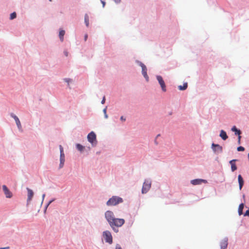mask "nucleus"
<instances>
[{
  "mask_svg": "<svg viewBox=\"0 0 249 249\" xmlns=\"http://www.w3.org/2000/svg\"><path fill=\"white\" fill-rule=\"evenodd\" d=\"M122 202L123 199L121 197L113 196L107 201V206H114Z\"/></svg>",
  "mask_w": 249,
  "mask_h": 249,
  "instance_id": "nucleus-1",
  "label": "nucleus"
},
{
  "mask_svg": "<svg viewBox=\"0 0 249 249\" xmlns=\"http://www.w3.org/2000/svg\"><path fill=\"white\" fill-rule=\"evenodd\" d=\"M124 220L123 218H116L114 219L110 223V227L115 230L114 227H121L124 223Z\"/></svg>",
  "mask_w": 249,
  "mask_h": 249,
  "instance_id": "nucleus-2",
  "label": "nucleus"
},
{
  "mask_svg": "<svg viewBox=\"0 0 249 249\" xmlns=\"http://www.w3.org/2000/svg\"><path fill=\"white\" fill-rule=\"evenodd\" d=\"M103 236L106 242L109 244L112 243V237L110 231H104Z\"/></svg>",
  "mask_w": 249,
  "mask_h": 249,
  "instance_id": "nucleus-3",
  "label": "nucleus"
},
{
  "mask_svg": "<svg viewBox=\"0 0 249 249\" xmlns=\"http://www.w3.org/2000/svg\"><path fill=\"white\" fill-rule=\"evenodd\" d=\"M151 186V182L149 180H145L144 182L142 188V194H145L150 189Z\"/></svg>",
  "mask_w": 249,
  "mask_h": 249,
  "instance_id": "nucleus-4",
  "label": "nucleus"
},
{
  "mask_svg": "<svg viewBox=\"0 0 249 249\" xmlns=\"http://www.w3.org/2000/svg\"><path fill=\"white\" fill-rule=\"evenodd\" d=\"M88 141L90 142L93 145L96 144V137L94 132L93 131L90 132L88 135Z\"/></svg>",
  "mask_w": 249,
  "mask_h": 249,
  "instance_id": "nucleus-5",
  "label": "nucleus"
},
{
  "mask_svg": "<svg viewBox=\"0 0 249 249\" xmlns=\"http://www.w3.org/2000/svg\"><path fill=\"white\" fill-rule=\"evenodd\" d=\"M105 217L109 224L115 219L113 213L110 211H107L105 213Z\"/></svg>",
  "mask_w": 249,
  "mask_h": 249,
  "instance_id": "nucleus-6",
  "label": "nucleus"
},
{
  "mask_svg": "<svg viewBox=\"0 0 249 249\" xmlns=\"http://www.w3.org/2000/svg\"><path fill=\"white\" fill-rule=\"evenodd\" d=\"M138 63L142 67V74L143 76H144V77L145 78V79L147 81H148L149 77H148V75L147 74V68H146V67L144 65V64H143L141 62L138 61Z\"/></svg>",
  "mask_w": 249,
  "mask_h": 249,
  "instance_id": "nucleus-7",
  "label": "nucleus"
},
{
  "mask_svg": "<svg viewBox=\"0 0 249 249\" xmlns=\"http://www.w3.org/2000/svg\"><path fill=\"white\" fill-rule=\"evenodd\" d=\"M157 79L160 85L162 91L164 92L166 91V86L164 81L162 79V77L160 75H158L157 76Z\"/></svg>",
  "mask_w": 249,
  "mask_h": 249,
  "instance_id": "nucleus-8",
  "label": "nucleus"
},
{
  "mask_svg": "<svg viewBox=\"0 0 249 249\" xmlns=\"http://www.w3.org/2000/svg\"><path fill=\"white\" fill-rule=\"evenodd\" d=\"M212 148L214 152L222 153L223 148L221 146L217 144L212 143Z\"/></svg>",
  "mask_w": 249,
  "mask_h": 249,
  "instance_id": "nucleus-9",
  "label": "nucleus"
},
{
  "mask_svg": "<svg viewBox=\"0 0 249 249\" xmlns=\"http://www.w3.org/2000/svg\"><path fill=\"white\" fill-rule=\"evenodd\" d=\"M2 189L6 197L11 198L12 196V193L9 191L6 185H3Z\"/></svg>",
  "mask_w": 249,
  "mask_h": 249,
  "instance_id": "nucleus-10",
  "label": "nucleus"
},
{
  "mask_svg": "<svg viewBox=\"0 0 249 249\" xmlns=\"http://www.w3.org/2000/svg\"><path fill=\"white\" fill-rule=\"evenodd\" d=\"M202 182L206 183L207 181L206 180L202 179H195L192 180L191 181V184L194 185H199V184H201Z\"/></svg>",
  "mask_w": 249,
  "mask_h": 249,
  "instance_id": "nucleus-11",
  "label": "nucleus"
},
{
  "mask_svg": "<svg viewBox=\"0 0 249 249\" xmlns=\"http://www.w3.org/2000/svg\"><path fill=\"white\" fill-rule=\"evenodd\" d=\"M228 246V238H225L220 243L221 249H226Z\"/></svg>",
  "mask_w": 249,
  "mask_h": 249,
  "instance_id": "nucleus-12",
  "label": "nucleus"
},
{
  "mask_svg": "<svg viewBox=\"0 0 249 249\" xmlns=\"http://www.w3.org/2000/svg\"><path fill=\"white\" fill-rule=\"evenodd\" d=\"M27 190L28 191L27 203H28L29 202L31 201L32 198L33 197L34 192L32 190L30 189L29 188H27Z\"/></svg>",
  "mask_w": 249,
  "mask_h": 249,
  "instance_id": "nucleus-13",
  "label": "nucleus"
},
{
  "mask_svg": "<svg viewBox=\"0 0 249 249\" xmlns=\"http://www.w3.org/2000/svg\"><path fill=\"white\" fill-rule=\"evenodd\" d=\"M236 161V160H232L230 161V163L231 165V170L232 172H234L237 169V167L235 163Z\"/></svg>",
  "mask_w": 249,
  "mask_h": 249,
  "instance_id": "nucleus-14",
  "label": "nucleus"
},
{
  "mask_svg": "<svg viewBox=\"0 0 249 249\" xmlns=\"http://www.w3.org/2000/svg\"><path fill=\"white\" fill-rule=\"evenodd\" d=\"M238 180L239 182V189L240 190H241L244 184V180L241 175H238Z\"/></svg>",
  "mask_w": 249,
  "mask_h": 249,
  "instance_id": "nucleus-15",
  "label": "nucleus"
},
{
  "mask_svg": "<svg viewBox=\"0 0 249 249\" xmlns=\"http://www.w3.org/2000/svg\"><path fill=\"white\" fill-rule=\"evenodd\" d=\"M220 137L223 140H226L228 138V136L225 131L222 130L220 131Z\"/></svg>",
  "mask_w": 249,
  "mask_h": 249,
  "instance_id": "nucleus-16",
  "label": "nucleus"
},
{
  "mask_svg": "<svg viewBox=\"0 0 249 249\" xmlns=\"http://www.w3.org/2000/svg\"><path fill=\"white\" fill-rule=\"evenodd\" d=\"M65 32L64 30H61L59 31V36L61 41H62V42L64 40V36L65 35Z\"/></svg>",
  "mask_w": 249,
  "mask_h": 249,
  "instance_id": "nucleus-17",
  "label": "nucleus"
},
{
  "mask_svg": "<svg viewBox=\"0 0 249 249\" xmlns=\"http://www.w3.org/2000/svg\"><path fill=\"white\" fill-rule=\"evenodd\" d=\"M244 208V204L241 203L239 205L238 207V213L240 215H242L243 214V210Z\"/></svg>",
  "mask_w": 249,
  "mask_h": 249,
  "instance_id": "nucleus-18",
  "label": "nucleus"
},
{
  "mask_svg": "<svg viewBox=\"0 0 249 249\" xmlns=\"http://www.w3.org/2000/svg\"><path fill=\"white\" fill-rule=\"evenodd\" d=\"M188 87V84L187 83H184L183 86H179L178 88L180 90H183L187 89Z\"/></svg>",
  "mask_w": 249,
  "mask_h": 249,
  "instance_id": "nucleus-19",
  "label": "nucleus"
},
{
  "mask_svg": "<svg viewBox=\"0 0 249 249\" xmlns=\"http://www.w3.org/2000/svg\"><path fill=\"white\" fill-rule=\"evenodd\" d=\"M231 130L235 132V134L236 135H240L241 134V131L239 130H238L235 126L232 127Z\"/></svg>",
  "mask_w": 249,
  "mask_h": 249,
  "instance_id": "nucleus-20",
  "label": "nucleus"
},
{
  "mask_svg": "<svg viewBox=\"0 0 249 249\" xmlns=\"http://www.w3.org/2000/svg\"><path fill=\"white\" fill-rule=\"evenodd\" d=\"M85 22L87 27L89 26V18L87 14L85 15Z\"/></svg>",
  "mask_w": 249,
  "mask_h": 249,
  "instance_id": "nucleus-21",
  "label": "nucleus"
},
{
  "mask_svg": "<svg viewBox=\"0 0 249 249\" xmlns=\"http://www.w3.org/2000/svg\"><path fill=\"white\" fill-rule=\"evenodd\" d=\"M16 123V124H17V125L18 127V128L19 129V130H21V124H20V121L19 120V119H18V120H16L15 121Z\"/></svg>",
  "mask_w": 249,
  "mask_h": 249,
  "instance_id": "nucleus-22",
  "label": "nucleus"
},
{
  "mask_svg": "<svg viewBox=\"0 0 249 249\" xmlns=\"http://www.w3.org/2000/svg\"><path fill=\"white\" fill-rule=\"evenodd\" d=\"M76 148L77 149L80 151H82L84 149V147L82 145H81L80 144H76Z\"/></svg>",
  "mask_w": 249,
  "mask_h": 249,
  "instance_id": "nucleus-23",
  "label": "nucleus"
},
{
  "mask_svg": "<svg viewBox=\"0 0 249 249\" xmlns=\"http://www.w3.org/2000/svg\"><path fill=\"white\" fill-rule=\"evenodd\" d=\"M60 161L62 163L63 162H65V154H64V153H62V154H60Z\"/></svg>",
  "mask_w": 249,
  "mask_h": 249,
  "instance_id": "nucleus-24",
  "label": "nucleus"
},
{
  "mask_svg": "<svg viewBox=\"0 0 249 249\" xmlns=\"http://www.w3.org/2000/svg\"><path fill=\"white\" fill-rule=\"evenodd\" d=\"M17 14L16 12H13L10 15V19H13L16 18Z\"/></svg>",
  "mask_w": 249,
  "mask_h": 249,
  "instance_id": "nucleus-25",
  "label": "nucleus"
},
{
  "mask_svg": "<svg viewBox=\"0 0 249 249\" xmlns=\"http://www.w3.org/2000/svg\"><path fill=\"white\" fill-rule=\"evenodd\" d=\"M11 116L15 120V121L18 119V118L13 113L11 114Z\"/></svg>",
  "mask_w": 249,
  "mask_h": 249,
  "instance_id": "nucleus-26",
  "label": "nucleus"
},
{
  "mask_svg": "<svg viewBox=\"0 0 249 249\" xmlns=\"http://www.w3.org/2000/svg\"><path fill=\"white\" fill-rule=\"evenodd\" d=\"M237 150L238 151H243L245 150V148L243 146H239L237 148Z\"/></svg>",
  "mask_w": 249,
  "mask_h": 249,
  "instance_id": "nucleus-27",
  "label": "nucleus"
},
{
  "mask_svg": "<svg viewBox=\"0 0 249 249\" xmlns=\"http://www.w3.org/2000/svg\"><path fill=\"white\" fill-rule=\"evenodd\" d=\"M59 149H60V154L64 153L63 148V147L62 146V145H59Z\"/></svg>",
  "mask_w": 249,
  "mask_h": 249,
  "instance_id": "nucleus-28",
  "label": "nucleus"
},
{
  "mask_svg": "<svg viewBox=\"0 0 249 249\" xmlns=\"http://www.w3.org/2000/svg\"><path fill=\"white\" fill-rule=\"evenodd\" d=\"M244 215H245V216H249V210H247V211L245 212V214H244Z\"/></svg>",
  "mask_w": 249,
  "mask_h": 249,
  "instance_id": "nucleus-29",
  "label": "nucleus"
},
{
  "mask_svg": "<svg viewBox=\"0 0 249 249\" xmlns=\"http://www.w3.org/2000/svg\"><path fill=\"white\" fill-rule=\"evenodd\" d=\"M105 100H106V98H105V97L104 96V97H103V99H102V101H101V103H102V104H104L105 103Z\"/></svg>",
  "mask_w": 249,
  "mask_h": 249,
  "instance_id": "nucleus-30",
  "label": "nucleus"
},
{
  "mask_svg": "<svg viewBox=\"0 0 249 249\" xmlns=\"http://www.w3.org/2000/svg\"><path fill=\"white\" fill-rule=\"evenodd\" d=\"M65 81L69 83L70 81H71V80L70 79H65Z\"/></svg>",
  "mask_w": 249,
  "mask_h": 249,
  "instance_id": "nucleus-31",
  "label": "nucleus"
},
{
  "mask_svg": "<svg viewBox=\"0 0 249 249\" xmlns=\"http://www.w3.org/2000/svg\"><path fill=\"white\" fill-rule=\"evenodd\" d=\"M64 164V162H63L62 163L60 162V168H62Z\"/></svg>",
  "mask_w": 249,
  "mask_h": 249,
  "instance_id": "nucleus-32",
  "label": "nucleus"
},
{
  "mask_svg": "<svg viewBox=\"0 0 249 249\" xmlns=\"http://www.w3.org/2000/svg\"><path fill=\"white\" fill-rule=\"evenodd\" d=\"M53 201V200H52L51 201H50L49 202V203H48L47 206H46V208L48 207V206Z\"/></svg>",
  "mask_w": 249,
  "mask_h": 249,
  "instance_id": "nucleus-33",
  "label": "nucleus"
},
{
  "mask_svg": "<svg viewBox=\"0 0 249 249\" xmlns=\"http://www.w3.org/2000/svg\"><path fill=\"white\" fill-rule=\"evenodd\" d=\"M88 38V35L86 34L84 36V40L85 41H86Z\"/></svg>",
  "mask_w": 249,
  "mask_h": 249,
  "instance_id": "nucleus-34",
  "label": "nucleus"
},
{
  "mask_svg": "<svg viewBox=\"0 0 249 249\" xmlns=\"http://www.w3.org/2000/svg\"><path fill=\"white\" fill-rule=\"evenodd\" d=\"M116 249H122L121 248V247L120 246L117 245V246L116 247Z\"/></svg>",
  "mask_w": 249,
  "mask_h": 249,
  "instance_id": "nucleus-35",
  "label": "nucleus"
},
{
  "mask_svg": "<svg viewBox=\"0 0 249 249\" xmlns=\"http://www.w3.org/2000/svg\"><path fill=\"white\" fill-rule=\"evenodd\" d=\"M120 119L123 121H125V119L124 118L123 116H122Z\"/></svg>",
  "mask_w": 249,
  "mask_h": 249,
  "instance_id": "nucleus-36",
  "label": "nucleus"
},
{
  "mask_svg": "<svg viewBox=\"0 0 249 249\" xmlns=\"http://www.w3.org/2000/svg\"><path fill=\"white\" fill-rule=\"evenodd\" d=\"M240 139H241V136L240 135H238V142H239V143H240Z\"/></svg>",
  "mask_w": 249,
  "mask_h": 249,
  "instance_id": "nucleus-37",
  "label": "nucleus"
},
{
  "mask_svg": "<svg viewBox=\"0 0 249 249\" xmlns=\"http://www.w3.org/2000/svg\"><path fill=\"white\" fill-rule=\"evenodd\" d=\"M103 111L104 114L107 113V107L104 109Z\"/></svg>",
  "mask_w": 249,
  "mask_h": 249,
  "instance_id": "nucleus-38",
  "label": "nucleus"
},
{
  "mask_svg": "<svg viewBox=\"0 0 249 249\" xmlns=\"http://www.w3.org/2000/svg\"><path fill=\"white\" fill-rule=\"evenodd\" d=\"M102 3L103 4V7H104L105 5V2L103 1H102Z\"/></svg>",
  "mask_w": 249,
  "mask_h": 249,
  "instance_id": "nucleus-39",
  "label": "nucleus"
},
{
  "mask_svg": "<svg viewBox=\"0 0 249 249\" xmlns=\"http://www.w3.org/2000/svg\"><path fill=\"white\" fill-rule=\"evenodd\" d=\"M65 54L66 56L68 55V53L67 52H65Z\"/></svg>",
  "mask_w": 249,
  "mask_h": 249,
  "instance_id": "nucleus-40",
  "label": "nucleus"
},
{
  "mask_svg": "<svg viewBox=\"0 0 249 249\" xmlns=\"http://www.w3.org/2000/svg\"><path fill=\"white\" fill-rule=\"evenodd\" d=\"M116 2H120L121 1V0H115Z\"/></svg>",
  "mask_w": 249,
  "mask_h": 249,
  "instance_id": "nucleus-41",
  "label": "nucleus"
},
{
  "mask_svg": "<svg viewBox=\"0 0 249 249\" xmlns=\"http://www.w3.org/2000/svg\"><path fill=\"white\" fill-rule=\"evenodd\" d=\"M105 117L106 118H108V116L107 114V113L105 114Z\"/></svg>",
  "mask_w": 249,
  "mask_h": 249,
  "instance_id": "nucleus-42",
  "label": "nucleus"
},
{
  "mask_svg": "<svg viewBox=\"0 0 249 249\" xmlns=\"http://www.w3.org/2000/svg\"><path fill=\"white\" fill-rule=\"evenodd\" d=\"M9 248L8 247H7V248H0V249H8Z\"/></svg>",
  "mask_w": 249,
  "mask_h": 249,
  "instance_id": "nucleus-43",
  "label": "nucleus"
},
{
  "mask_svg": "<svg viewBox=\"0 0 249 249\" xmlns=\"http://www.w3.org/2000/svg\"><path fill=\"white\" fill-rule=\"evenodd\" d=\"M44 196H45V194H44V195L42 196L43 198H44Z\"/></svg>",
  "mask_w": 249,
  "mask_h": 249,
  "instance_id": "nucleus-44",
  "label": "nucleus"
},
{
  "mask_svg": "<svg viewBox=\"0 0 249 249\" xmlns=\"http://www.w3.org/2000/svg\"><path fill=\"white\" fill-rule=\"evenodd\" d=\"M50 1H52V0H50Z\"/></svg>",
  "mask_w": 249,
  "mask_h": 249,
  "instance_id": "nucleus-45",
  "label": "nucleus"
}]
</instances>
